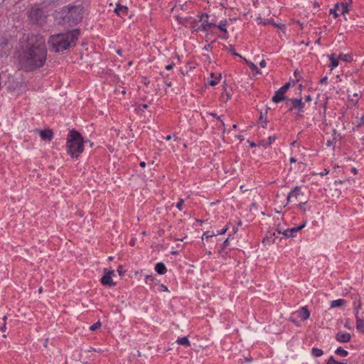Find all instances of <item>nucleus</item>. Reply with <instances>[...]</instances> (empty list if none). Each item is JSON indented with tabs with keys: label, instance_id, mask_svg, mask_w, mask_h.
Masks as SVG:
<instances>
[{
	"label": "nucleus",
	"instance_id": "nucleus-26",
	"mask_svg": "<svg viewBox=\"0 0 364 364\" xmlns=\"http://www.w3.org/2000/svg\"><path fill=\"white\" fill-rule=\"evenodd\" d=\"M330 60H331L330 67L331 68V69H333L338 65V59L333 58V55H331Z\"/></svg>",
	"mask_w": 364,
	"mask_h": 364
},
{
	"label": "nucleus",
	"instance_id": "nucleus-44",
	"mask_svg": "<svg viewBox=\"0 0 364 364\" xmlns=\"http://www.w3.org/2000/svg\"><path fill=\"white\" fill-rule=\"evenodd\" d=\"M289 161L290 163H295L296 161V159L294 157H291Z\"/></svg>",
	"mask_w": 364,
	"mask_h": 364
},
{
	"label": "nucleus",
	"instance_id": "nucleus-13",
	"mask_svg": "<svg viewBox=\"0 0 364 364\" xmlns=\"http://www.w3.org/2000/svg\"><path fill=\"white\" fill-rule=\"evenodd\" d=\"M351 336L349 333L338 331L336 336V339L341 343H347L350 341Z\"/></svg>",
	"mask_w": 364,
	"mask_h": 364
},
{
	"label": "nucleus",
	"instance_id": "nucleus-43",
	"mask_svg": "<svg viewBox=\"0 0 364 364\" xmlns=\"http://www.w3.org/2000/svg\"><path fill=\"white\" fill-rule=\"evenodd\" d=\"M230 51L232 53L233 55L240 57V55L239 54H237V53L235 52V49L234 48H231Z\"/></svg>",
	"mask_w": 364,
	"mask_h": 364
},
{
	"label": "nucleus",
	"instance_id": "nucleus-64",
	"mask_svg": "<svg viewBox=\"0 0 364 364\" xmlns=\"http://www.w3.org/2000/svg\"><path fill=\"white\" fill-rule=\"evenodd\" d=\"M144 108H146V107H147V105H144Z\"/></svg>",
	"mask_w": 364,
	"mask_h": 364
},
{
	"label": "nucleus",
	"instance_id": "nucleus-58",
	"mask_svg": "<svg viewBox=\"0 0 364 364\" xmlns=\"http://www.w3.org/2000/svg\"><path fill=\"white\" fill-rule=\"evenodd\" d=\"M262 118H263V114H262V113H261L259 119H262Z\"/></svg>",
	"mask_w": 364,
	"mask_h": 364
},
{
	"label": "nucleus",
	"instance_id": "nucleus-51",
	"mask_svg": "<svg viewBox=\"0 0 364 364\" xmlns=\"http://www.w3.org/2000/svg\"><path fill=\"white\" fill-rule=\"evenodd\" d=\"M172 138V136L171 135H168L167 136H166V140L168 141L170 140Z\"/></svg>",
	"mask_w": 364,
	"mask_h": 364
},
{
	"label": "nucleus",
	"instance_id": "nucleus-41",
	"mask_svg": "<svg viewBox=\"0 0 364 364\" xmlns=\"http://www.w3.org/2000/svg\"><path fill=\"white\" fill-rule=\"evenodd\" d=\"M290 85H291V82H287V83H286L284 85H283V86L286 88V90H288V89L289 88V87H290Z\"/></svg>",
	"mask_w": 364,
	"mask_h": 364
},
{
	"label": "nucleus",
	"instance_id": "nucleus-55",
	"mask_svg": "<svg viewBox=\"0 0 364 364\" xmlns=\"http://www.w3.org/2000/svg\"><path fill=\"white\" fill-rule=\"evenodd\" d=\"M245 360L247 362H251L252 361V358H246Z\"/></svg>",
	"mask_w": 364,
	"mask_h": 364
},
{
	"label": "nucleus",
	"instance_id": "nucleus-12",
	"mask_svg": "<svg viewBox=\"0 0 364 364\" xmlns=\"http://www.w3.org/2000/svg\"><path fill=\"white\" fill-rule=\"evenodd\" d=\"M288 101L291 102L292 104V107H291L289 109L290 110H291L292 108H296L298 109V111L299 112H303L304 103L301 102V98H299V99H297V98L289 99Z\"/></svg>",
	"mask_w": 364,
	"mask_h": 364
},
{
	"label": "nucleus",
	"instance_id": "nucleus-31",
	"mask_svg": "<svg viewBox=\"0 0 364 364\" xmlns=\"http://www.w3.org/2000/svg\"><path fill=\"white\" fill-rule=\"evenodd\" d=\"M154 280V278L152 276L147 275L145 279V282L146 284H150L151 282H153Z\"/></svg>",
	"mask_w": 364,
	"mask_h": 364
},
{
	"label": "nucleus",
	"instance_id": "nucleus-27",
	"mask_svg": "<svg viewBox=\"0 0 364 364\" xmlns=\"http://www.w3.org/2000/svg\"><path fill=\"white\" fill-rule=\"evenodd\" d=\"M327 364H346V363H341V362H338L337 360H335V358L333 357H331L328 361H327Z\"/></svg>",
	"mask_w": 364,
	"mask_h": 364
},
{
	"label": "nucleus",
	"instance_id": "nucleus-11",
	"mask_svg": "<svg viewBox=\"0 0 364 364\" xmlns=\"http://www.w3.org/2000/svg\"><path fill=\"white\" fill-rule=\"evenodd\" d=\"M361 307V303L359 302L358 305L355 307V318H356V328L360 332H364V320L358 316V309Z\"/></svg>",
	"mask_w": 364,
	"mask_h": 364
},
{
	"label": "nucleus",
	"instance_id": "nucleus-2",
	"mask_svg": "<svg viewBox=\"0 0 364 364\" xmlns=\"http://www.w3.org/2000/svg\"><path fill=\"white\" fill-rule=\"evenodd\" d=\"M80 34V30L75 29L65 33H58L51 36L48 45L55 52H60L75 46Z\"/></svg>",
	"mask_w": 364,
	"mask_h": 364
},
{
	"label": "nucleus",
	"instance_id": "nucleus-16",
	"mask_svg": "<svg viewBox=\"0 0 364 364\" xmlns=\"http://www.w3.org/2000/svg\"><path fill=\"white\" fill-rule=\"evenodd\" d=\"M128 10L129 9L126 6H121L119 4L117 5L116 8L114 9V11L116 12V14L121 17L127 15Z\"/></svg>",
	"mask_w": 364,
	"mask_h": 364
},
{
	"label": "nucleus",
	"instance_id": "nucleus-7",
	"mask_svg": "<svg viewBox=\"0 0 364 364\" xmlns=\"http://www.w3.org/2000/svg\"><path fill=\"white\" fill-rule=\"evenodd\" d=\"M43 14V11L41 9H34L33 8L29 13L30 19L34 23H38L41 20V16Z\"/></svg>",
	"mask_w": 364,
	"mask_h": 364
},
{
	"label": "nucleus",
	"instance_id": "nucleus-28",
	"mask_svg": "<svg viewBox=\"0 0 364 364\" xmlns=\"http://www.w3.org/2000/svg\"><path fill=\"white\" fill-rule=\"evenodd\" d=\"M101 326V323L100 321H97V323H94L90 327V331H96L97 329L100 328Z\"/></svg>",
	"mask_w": 364,
	"mask_h": 364
},
{
	"label": "nucleus",
	"instance_id": "nucleus-50",
	"mask_svg": "<svg viewBox=\"0 0 364 364\" xmlns=\"http://www.w3.org/2000/svg\"><path fill=\"white\" fill-rule=\"evenodd\" d=\"M328 173V171L325 169V171H323V173H321V175L324 176V175L327 174Z\"/></svg>",
	"mask_w": 364,
	"mask_h": 364
},
{
	"label": "nucleus",
	"instance_id": "nucleus-23",
	"mask_svg": "<svg viewBox=\"0 0 364 364\" xmlns=\"http://www.w3.org/2000/svg\"><path fill=\"white\" fill-rule=\"evenodd\" d=\"M276 136H270L268 137L267 141L266 142H260V144L264 147H267V146H269L272 143H273L276 140Z\"/></svg>",
	"mask_w": 364,
	"mask_h": 364
},
{
	"label": "nucleus",
	"instance_id": "nucleus-32",
	"mask_svg": "<svg viewBox=\"0 0 364 364\" xmlns=\"http://www.w3.org/2000/svg\"><path fill=\"white\" fill-rule=\"evenodd\" d=\"M348 5L346 4H341V12L343 14H344V13L348 12Z\"/></svg>",
	"mask_w": 364,
	"mask_h": 364
},
{
	"label": "nucleus",
	"instance_id": "nucleus-48",
	"mask_svg": "<svg viewBox=\"0 0 364 364\" xmlns=\"http://www.w3.org/2000/svg\"><path fill=\"white\" fill-rule=\"evenodd\" d=\"M228 244V239L225 240L223 242V246L224 247H226Z\"/></svg>",
	"mask_w": 364,
	"mask_h": 364
},
{
	"label": "nucleus",
	"instance_id": "nucleus-47",
	"mask_svg": "<svg viewBox=\"0 0 364 364\" xmlns=\"http://www.w3.org/2000/svg\"><path fill=\"white\" fill-rule=\"evenodd\" d=\"M161 288H162V289H163L164 291H168V289H167L166 286H165V285H164V284H162V285H161Z\"/></svg>",
	"mask_w": 364,
	"mask_h": 364
},
{
	"label": "nucleus",
	"instance_id": "nucleus-61",
	"mask_svg": "<svg viewBox=\"0 0 364 364\" xmlns=\"http://www.w3.org/2000/svg\"><path fill=\"white\" fill-rule=\"evenodd\" d=\"M250 146H255V144L252 143V144H250Z\"/></svg>",
	"mask_w": 364,
	"mask_h": 364
},
{
	"label": "nucleus",
	"instance_id": "nucleus-17",
	"mask_svg": "<svg viewBox=\"0 0 364 364\" xmlns=\"http://www.w3.org/2000/svg\"><path fill=\"white\" fill-rule=\"evenodd\" d=\"M228 230V228L225 227L220 230H207L205 232L206 238L212 237L213 236L218 235H222L224 234Z\"/></svg>",
	"mask_w": 364,
	"mask_h": 364
},
{
	"label": "nucleus",
	"instance_id": "nucleus-39",
	"mask_svg": "<svg viewBox=\"0 0 364 364\" xmlns=\"http://www.w3.org/2000/svg\"><path fill=\"white\" fill-rule=\"evenodd\" d=\"M363 124H364V116L363 117H361L360 121L358 124V127H360L361 125H363Z\"/></svg>",
	"mask_w": 364,
	"mask_h": 364
},
{
	"label": "nucleus",
	"instance_id": "nucleus-54",
	"mask_svg": "<svg viewBox=\"0 0 364 364\" xmlns=\"http://www.w3.org/2000/svg\"><path fill=\"white\" fill-rule=\"evenodd\" d=\"M200 29L201 30H205V26H204L203 23H201Z\"/></svg>",
	"mask_w": 364,
	"mask_h": 364
},
{
	"label": "nucleus",
	"instance_id": "nucleus-10",
	"mask_svg": "<svg viewBox=\"0 0 364 364\" xmlns=\"http://www.w3.org/2000/svg\"><path fill=\"white\" fill-rule=\"evenodd\" d=\"M210 80H209L207 83L210 86L218 85L222 78L221 73H214L213 71L210 73Z\"/></svg>",
	"mask_w": 364,
	"mask_h": 364
},
{
	"label": "nucleus",
	"instance_id": "nucleus-37",
	"mask_svg": "<svg viewBox=\"0 0 364 364\" xmlns=\"http://www.w3.org/2000/svg\"><path fill=\"white\" fill-rule=\"evenodd\" d=\"M259 66L261 68H264L266 66V62L264 60H262L259 62Z\"/></svg>",
	"mask_w": 364,
	"mask_h": 364
},
{
	"label": "nucleus",
	"instance_id": "nucleus-60",
	"mask_svg": "<svg viewBox=\"0 0 364 364\" xmlns=\"http://www.w3.org/2000/svg\"><path fill=\"white\" fill-rule=\"evenodd\" d=\"M121 268V267H119L118 268V272H119V274H121V269H119Z\"/></svg>",
	"mask_w": 364,
	"mask_h": 364
},
{
	"label": "nucleus",
	"instance_id": "nucleus-25",
	"mask_svg": "<svg viewBox=\"0 0 364 364\" xmlns=\"http://www.w3.org/2000/svg\"><path fill=\"white\" fill-rule=\"evenodd\" d=\"M311 353L315 357H320L323 354V351L320 348H313L311 350Z\"/></svg>",
	"mask_w": 364,
	"mask_h": 364
},
{
	"label": "nucleus",
	"instance_id": "nucleus-49",
	"mask_svg": "<svg viewBox=\"0 0 364 364\" xmlns=\"http://www.w3.org/2000/svg\"><path fill=\"white\" fill-rule=\"evenodd\" d=\"M331 145H332V142H331V141H328L326 142V146H331Z\"/></svg>",
	"mask_w": 364,
	"mask_h": 364
},
{
	"label": "nucleus",
	"instance_id": "nucleus-57",
	"mask_svg": "<svg viewBox=\"0 0 364 364\" xmlns=\"http://www.w3.org/2000/svg\"><path fill=\"white\" fill-rule=\"evenodd\" d=\"M272 23L274 26L279 27V26L277 25V23H274V22H272Z\"/></svg>",
	"mask_w": 364,
	"mask_h": 364
},
{
	"label": "nucleus",
	"instance_id": "nucleus-29",
	"mask_svg": "<svg viewBox=\"0 0 364 364\" xmlns=\"http://www.w3.org/2000/svg\"><path fill=\"white\" fill-rule=\"evenodd\" d=\"M183 203H184V200L183 199H180L179 201L176 203V207L179 210H183Z\"/></svg>",
	"mask_w": 364,
	"mask_h": 364
},
{
	"label": "nucleus",
	"instance_id": "nucleus-5",
	"mask_svg": "<svg viewBox=\"0 0 364 364\" xmlns=\"http://www.w3.org/2000/svg\"><path fill=\"white\" fill-rule=\"evenodd\" d=\"M208 122L213 131H214L215 128H220L224 126V123L220 117L213 112L206 113V123Z\"/></svg>",
	"mask_w": 364,
	"mask_h": 364
},
{
	"label": "nucleus",
	"instance_id": "nucleus-46",
	"mask_svg": "<svg viewBox=\"0 0 364 364\" xmlns=\"http://www.w3.org/2000/svg\"><path fill=\"white\" fill-rule=\"evenodd\" d=\"M117 53L119 55H122V50L119 49L117 50Z\"/></svg>",
	"mask_w": 364,
	"mask_h": 364
},
{
	"label": "nucleus",
	"instance_id": "nucleus-52",
	"mask_svg": "<svg viewBox=\"0 0 364 364\" xmlns=\"http://www.w3.org/2000/svg\"><path fill=\"white\" fill-rule=\"evenodd\" d=\"M267 122L265 120V121L263 122L262 127H263V128H265V127H266V126H267Z\"/></svg>",
	"mask_w": 364,
	"mask_h": 364
},
{
	"label": "nucleus",
	"instance_id": "nucleus-4",
	"mask_svg": "<svg viewBox=\"0 0 364 364\" xmlns=\"http://www.w3.org/2000/svg\"><path fill=\"white\" fill-rule=\"evenodd\" d=\"M59 14L62 21L70 26L78 23L82 19V8L80 6H64Z\"/></svg>",
	"mask_w": 364,
	"mask_h": 364
},
{
	"label": "nucleus",
	"instance_id": "nucleus-3",
	"mask_svg": "<svg viewBox=\"0 0 364 364\" xmlns=\"http://www.w3.org/2000/svg\"><path fill=\"white\" fill-rule=\"evenodd\" d=\"M66 150L73 158H77L84 151V141L81 134L75 129L67 136Z\"/></svg>",
	"mask_w": 364,
	"mask_h": 364
},
{
	"label": "nucleus",
	"instance_id": "nucleus-53",
	"mask_svg": "<svg viewBox=\"0 0 364 364\" xmlns=\"http://www.w3.org/2000/svg\"><path fill=\"white\" fill-rule=\"evenodd\" d=\"M166 85L167 87H171V82H166Z\"/></svg>",
	"mask_w": 364,
	"mask_h": 364
},
{
	"label": "nucleus",
	"instance_id": "nucleus-62",
	"mask_svg": "<svg viewBox=\"0 0 364 364\" xmlns=\"http://www.w3.org/2000/svg\"><path fill=\"white\" fill-rule=\"evenodd\" d=\"M204 236H205V233H203V234L202 235V236H201V239H203V240Z\"/></svg>",
	"mask_w": 364,
	"mask_h": 364
},
{
	"label": "nucleus",
	"instance_id": "nucleus-24",
	"mask_svg": "<svg viewBox=\"0 0 364 364\" xmlns=\"http://www.w3.org/2000/svg\"><path fill=\"white\" fill-rule=\"evenodd\" d=\"M335 353L341 356V357H346L348 355V353L346 350L342 348L341 347H338Z\"/></svg>",
	"mask_w": 364,
	"mask_h": 364
},
{
	"label": "nucleus",
	"instance_id": "nucleus-33",
	"mask_svg": "<svg viewBox=\"0 0 364 364\" xmlns=\"http://www.w3.org/2000/svg\"><path fill=\"white\" fill-rule=\"evenodd\" d=\"M320 83L326 85L328 83V77L326 76L323 77L320 80Z\"/></svg>",
	"mask_w": 364,
	"mask_h": 364
},
{
	"label": "nucleus",
	"instance_id": "nucleus-20",
	"mask_svg": "<svg viewBox=\"0 0 364 364\" xmlns=\"http://www.w3.org/2000/svg\"><path fill=\"white\" fill-rule=\"evenodd\" d=\"M285 99V95L279 92L278 90L275 92L274 95L272 97V101L275 103H278Z\"/></svg>",
	"mask_w": 364,
	"mask_h": 364
},
{
	"label": "nucleus",
	"instance_id": "nucleus-34",
	"mask_svg": "<svg viewBox=\"0 0 364 364\" xmlns=\"http://www.w3.org/2000/svg\"><path fill=\"white\" fill-rule=\"evenodd\" d=\"M278 91L285 95V93L287 91V90H286V88L284 86H282L278 90Z\"/></svg>",
	"mask_w": 364,
	"mask_h": 364
},
{
	"label": "nucleus",
	"instance_id": "nucleus-40",
	"mask_svg": "<svg viewBox=\"0 0 364 364\" xmlns=\"http://www.w3.org/2000/svg\"><path fill=\"white\" fill-rule=\"evenodd\" d=\"M311 100H312V99H311V95H307V96H306V97H305V101H306V102H311Z\"/></svg>",
	"mask_w": 364,
	"mask_h": 364
},
{
	"label": "nucleus",
	"instance_id": "nucleus-36",
	"mask_svg": "<svg viewBox=\"0 0 364 364\" xmlns=\"http://www.w3.org/2000/svg\"><path fill=\"white\" fill-rule=\"evenodd\" d=\"M247 64L249 65L250 68L252 70L257 69V67H256V65L254 63H247Z\"/></svg>",
	"mask_w": 364,
	"mask_h": 364
},
{
	"label": "nucleus",
	"instance_id": "nucleus-9",
	"mask_svg": "<svg viewBox=\"0 0 364 364\" xmlns=\"http://www.w3.org/2000/svg\"><path fill=\"white\" fill-rule=\"evenodd\" d=\"M114 271H109L107 272L105 271V275L101 279V283L104 285L112 287L115 285V283L113 282L112 278V274H113Z\"/></svg>",
	"mask_w": 364,
	"mask_h": 364
},
{
	"label": "nucleus",
	"instance_id": "nucleus-14",
	"mask_svg": "<svg viewBox=\"0 0 364 364\" xmlns=\"http://www.w3.org/2000/svg\"><path fill=\"white\" fill-rule=\"evenodd\" d=\"M301 194L300 188L296 186L287 196V203H289L292 198H295L297 200L299 196Z\"/></svg>",
	"mask_w": 364,
	"mask_h": 364
},
{
	"label": "nucleus",
	"instance_id": "nucleus-63",
	"mask_svg": "<svg viewBox=\"0 0 364 364\" xmlns=\"http://www.w3.org/2000/svg\"><path fill=\"white\" fill-rule=\"evenodd\" d=\"M267 23H270V21L268 20L267 22L265 21L264 23L267 24Z\"/></svg>",
	"mask_w": 364,
	"mask_h": 364
},
{
	"label": "nucleus",
	"instance_id": "nucleus-1",
	"mask_svg": "<svg viewBox=\"0 0 364 364\" xmlns=\"http://www.w3.org/2000/svg\"><path fill=\"white\" fill-rule=\"evenodd\" d=\"M46 39L41 35H28L18 58L21 69L31 72L42 68L47 60Z\"/></svg>",
	"mask_w": 364,
	"mask_h": 364
},
{
	"label": "nucleus",
	"instance_id": "nucleus-30",
	"mask_svg": "<svg viewBox=\"0 0 364 364\" xmlns=\"http://www.w3.org/2000/svg\"><path fill=\"white\" fill-rule=\"evenodd\" d=\"M277 231L278 232V234H282L284 235V232L285 231L286 229L283 228L280 223H278L277 225Z\"/></svg>",
	"mask_w": 364,
	"mask_h": 364
},
{
	"label": "nucleus",
	"instance_id": "nucleus-45",
	"mask_svg": "<svg viewBox=\"0 0 364 364\" xmlns=\"http://www.w3.org/2000/svg\"><path fill=\"white\" fill-rule=\"evenodd\" d=\"M139 165L141 167L144 168L146 166V163L144 161H141L140 162Z\"/></svg>",
	"mask_w": 364,
	"mask_h": 364
},
{
	"label": "nucleus",
	"instance_id": "nucleus-42",
	"mask_svg": "<svg viewBox=\"0 0 364 364\" xmlns=\"http://www.w3.org/2000/svg\"><path fill=\"white\" fill-rule=\"evenodd\" d=\"M330 13H331V14H333V15H334V16H335V17H337V16H338V14H336V10H335V9H331Z\"/></svg>",
	"mask_w": 364,
	"mask_h": 364
},
{
	"label": "nucleus",
	"instance_id": "nucleus-18",
	"mask_svg": "<svg viewBox=\"0 0 364 364\" xmlns=\"http://www.w3.org/2000/svg\"><path fill=\"white\" fill-rule=\"evenodd\" d=\"M155 271L159 274H165L167 272V269L163 262H158L155 265Z\"/></svg>",
	"mask_w": 364,
	"mask_h": 364
},
{
	"label": "nucleus",
	"instance_id": "nucleus-15",
	"mask_svg": "<svg viewBox=\"0 0 364 364\" xmlns=\"http://www.w3.org/2000/svg\"><path fill=\"white\" fill-rule=\"evenodd\" d=\"M296 313L302 321L308 319L310 316V312L306 306L301 307Z\"/></svg>",
	"mask_w": 364,
	"mask_h": 364
},
{
	"label": "nucleus",
	"instance_id": "nucleus-6",
	"mask_svg": "<svg viewBox=\"0 0 364 364\" xmlns=\"http://www.w3.org/2000/svg\"><path fill=\"white\" fill-rule=\"evenodd\" d=\"M306 224V222H304L299 226L286 229L285 231L284 232V236L285 237H294L295 233L298 232L302 228H304L305 227Z\"/></svg>",
	"mask_w": 364,
	"mask_h": 364
},
{
	"label": "nucleus",
	"instance_id": "nucleus-22",
	"mask_svg": "<svg viewBox=\"0 0 364 364\" xmlns=\"http://www.w3.org/2000/svg\"><path fill=\"white\" fill-rule=\"evenodd\" d=\"M176 342L179 345L186 346H190V342H189V341H188V338L186 336L181 337V338H178Z\"/></svg>",
	"mask_w": 364,
	"mask_h": 364
},
{
	"label": "nucleus",
	"instance_id": "nucleus-56",
	"mask_svg": "<svg viewBox=\"0 0 364 364\" xmlns=\"http://www.w3.org/2000/svg\"><path fill=\"white\" fill-rule=\"evenodd\" d=\"M304 204V203H300V204L299 205V208H303Z\"/></svg>",
	"mask_w": 364,
	"mask_h": 364
},
{
	"label": "nucleus",
	"instance_id": "nucleus-59",
	"mask_svg": "<svg viewBox=\"0 0 364 364\" xmlns=\"http://www.w3.org/2000/svg\"><path fill=\"white\" fill-rule=\"evenodd\" d=\"M296 141H293L291 143V146H294L295 144Z\"/></svg>",
	"mask_w": 364,
	"mask_h": 364
},
{
	"label": "nucleus",
	"instance_id": "nucleus-21",
	"mask_svg": "<svg viewBox=\"0 0 364 364\" xmlns=\"http://www.w3.org/2000/svg\"><path fill=\"white\" fill-rule=\"evenodd\" d=\"M345 304H346V301L344 299H339L332 301L331 303V307L336 308V307L341 306L344 305Z\"/></svg>",
	"mask_w": 364,
	"mask_h": 364
},
{
	"label": "nucleus",
	"instance_id": "nucleus-19",
	"mask_svg": "<svg viewBox=\"0 0 364 364\" xmlns=\"http://www.w3.org/2000/svg\"><path fill=\"white\" fill-rule=\"evenodd\" d=\"M40 136L43 140H51L53 137V132L50 130H43L40 132Z\"/></svg>",
	"mask_w": 364,
	"mask_h": 364
},
{
	"label": "nucleus",
	"instance_id": "nucleus-35",
	"mask_svg": "<svg viewBox=\"0 0 364 364\" xmlns=\"http://www.w3.org/2000/svg\"><path fill=\"white\" fill-rule=\"evenodd\" d=\"M353 97H356V99L354 100L353 99H350V101L353 102L355 104L357 103L358 102V93H354L353 95Z\"/></svg>",
	"mask_w": 364,
	"mask_h": 364
},
{
	"label": "nucleus",
	"instance_id": "nucleus-38",
	"mask_svg": "<svg viewBox=\"0 0 364 364\" xmlns=\"http://www.w3.org/2000/svg\"><path fill=\"white\" fill-rule=\"evenodd\" d=\"M173 68V64H169L166 66V70H170Z\"/></svg>",
	"mask_w": 364,
	"mask_h": 364
},
{
	"label": "nucleus",
	"instance_id": "nucleus-8",
	"mask_svg": "<svg viewBox=\"0 0 364 364\" xmlns=\"http://www.w3.org/2000/svg\"><path fill=\"white\" fill-rule=\"evenodd\" d=\"M210 16L206 14V26H213L215 27H218L220 31L223 32L225 34L228 33L227 29H226V23L220 22L219 24L216 25V23L213 21L210 20Z\"/></svg>",
	"mask_w": 364,
	"mask_h": 364
}]
</instances>
